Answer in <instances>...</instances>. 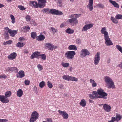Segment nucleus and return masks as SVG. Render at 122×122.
<instances>
[{
	"instance_id": "obj_1",
	"label": "nucleus",
	"mask_w": 122,
	"mask_h": 122,
	"mask_svg": "<svg viewBox=\"0 0 122 122\" xmlns=\"http://www.w3.org/2000/svg\"><path fill=\"white\" fill-rule=\"evenodd\" d=\"M104 91L101 88L98 89L97 92L95 91L94 92V93L96 95V97L97 98H103L104 99H106V97L107 96V94L105 92H104Z\"/></svg>"
},
{
	"instance_id": "obj_2",
	"label": "nucleus",
	"mask_w": 122,
	"mask_h": 122,
	"mask_svg": "<svg viewBox=\"0 0 122 122\" xmlns=\"http://www.w3.org/2000/svg\"><path fill=\"white\" fill-rule=\"evenodd\" d=\"M104 79L105 81L107 83V85L108 86V88H115L114 83L112 79L108 76H106L104 77Z\"/></svg>"
},
{
	"instance_id": "obj_3",
	"label": "nucleus",
	"mask_w": 122,
	"mask_h": 122,
	"mask_svg": "<svg viewBox=\"0 0 122 122\" xmlns=\"http://www.w3.org/2000/svg\"><path fill=\"white\" fill-rule=\"evenodd\" d=\"M38 113L36 111H34L31 114L30 121V122H34L38 119Z\"/></svg>"
},
{
	"instance_id": "obj_4",
	"label": "nucleus",
	"mask_w": 122,
	"mask_h": 122,
	"mask_svg": "<svg viewBox=\"0 0 122 122\" xmlns=\"http://www.w3.org/2000/svg\"><path fill=\"white\" fill-rule=\"evenodd\" d=\"M75 54L76 53L75 51H69L66 52L65 56L67 59H72L73 58Z\"/></svg>"
},
{
	"instance_id": "obj_5",
	"label": "nucleus",
	"mask_w": 122,
	"mask_h": 122,
	"mask_svg": "<svg viewBox=\"0 0 122 122\" xmlns=\"http://www.w3.org/2000/svg\"><path fill=\"white\" fill-rule=\"evenodd\" d=\"M62 78L64 80L68 81H78L77 78H75L74 77L70 76L68 75H63L62 76Z\"/></svg>"
},
{
	"instance_id": "obj_6",
	"label": "nucleus",
	"mask_w": 122,
	"mask_h": 122,
	"mask_svg": "<svg viewBox=\"0 0 122 122\" xmlns=\"http://www.w3.org/2000/svg\"><path fill=\"white\" fill-rule=\"evenodd\" d=\"M122 117V116L119 114H117L115 117H112L111 120L108 121V122H118L121 119Z\"/></svg>"
},
{
	"instance_id": "obj_7",
	"label": "nucleus",
	"mask_w": 122,
	"mask_h": 122,
	"mask_svg": "<svg viewBox=\"0 0 122 122\" xmlns=\"http://www.w3.org/2000/svg\"><path fill=\"white\" fill-rule=\"evenodd\" d=\"M90 53L86 49H83L81 51L80 56L81 58H84L86 56H88L90 55Z\"/></svg>"
},
{
	"instance_id": "obj_8",
	"label": "nucleus",
	"mask_w": 122,
	"mask_h": 122,
	"mask_svg": "<svg viewBox=\"0 0 122 122\" xmlns=\"http://www.w3.org/2000/svg\"><path fill=\"white\" fill-rule=\"evenodd\" d=\"M5 29L10 34V35L12 37H14L17 32V30H12L9 29L8 27H5Z\"/></svg>"
},
{
	"instance_id": "obj_9",
	"label": "nucleus",
	"mask_w": 122,
	"mask_h": 122,
	"mask_svg": "<svg viewBox=\"0 0 122 122\" xmlns=\"http://www.w3.org/2000/svg\"><path fill=\"white\" fill-rule=\"evenodd\" d=\"M49 13L51 14L56 15H62L63 14L62 13L59 11L55 9H51L49 11Z\"/></svg>"
},
{
	"instance_id": "obj_10",
	"label": "nucleus",
	"mask_w": 122,
	"mask_h": 122,
	"mask_svg": "<svg viewBox=\"0 0 122 122\" xmlns=\"http://www.w3.org/2000/svg\"><path fill=\"white\" fill-rule=\"evenodd\" d=\"M71 18V19H68L67 20V21L72 25H76L78 23L77 20L74 18Z\"/></svg>"
},
{
	"instance_id": "obj_11",
	"label": "nucleus",
	"mask_w": 122,
	"mask_h": 122,
	"mask_svg": "<svg viewBox=\"0 0 122 122\" xmlns=\"http://www.w3.org/2000/svg\"><path fill=\"white\" fill-rule=\"evenodd\" d=\"M100 54L99 52H97L94 57V63L95 65L98 64L100 60Z\"/></svg>"
},
{
	"instance_id": "obj_12",
	"label": "nucleus",
	"mask_w": 122,
	"mask_h": 122,
	"mask_svg": "<svg viewBox=\"0 0 122 122\" xmlns=\"http://www.w3.org/2000/svg\"><path fill=\"white\" fill-rule=\"evenodd\" d=\"M104 37V39L105 41V43L107 46H111L113 45V43L109 37V36L105 37Z\"/></svg>"
},
{
	"instance_id": "obj_13",
	"label": "nucleus",
	"mask_w": 122,
	"mask_h": 122,
	"mask_svg": "<svg viewBox=\"0 0 122 122\" xmlns=\"http://www.w3.org/2000/svg\"><path fill=\"white\" fill-rule=\"evenodd\" d=\"M58 112L62 116L64 119H67L68 117V115L66 112L59 110L58 111Z\"/></svg>"
},
{
	"instance_id": "obj_14",
	"label": "nucleus",
	"mask_w": 122,
	"mask_h": 122,
	"mask_svg": "<svg viewBox=\"0 0 122 122\" xmlns=\"http://www.w3.org/2000/svg\"><path fill=\"white\" fill-rule=\"evenodd\" d=\"M93 24H90L86 25L83 27L82 29V31H86L87 30L90 29L93 26Z\"/></svg>"
},
{
	"instance_id": "obj_15",
	"label": "nucleus",
	"mask_w": 122,
	"mask_h": 122,
	"mask_svg": "<svg viewBox=\"0 0 122 122\" xmlns=\"http://www.w3.org/2000/svg\"><path fill=\"white\" fill-rule=\"evenodd\" d=\"M0 101L2 103H8L9 101V99L5 98L4 96L1 95H0Z\"/></svg>"
},
{
	"instance_id": "obj_16",
	"label": "nucleus",
	"mask_w": 122,
	"mask_h": 122,
	"mask_svg": "<svg viewBox=\"0 0 122 122\" xmlns=\"http://www.w3.org/2000/svg\"><path fill=\"white\" fill-rule=\"evenodd\" d=\"M39 4H38L39 7L42 8H43L45 5V4L46 3V0H38Z\"/></svg>"
},
{
	"instance_id": "obj_17",
	"label": "nucleus",
	"mask_w": 122,
	"mask_h": 122,
	"mask_svg": "<svg viewBox=\"0 0 122 122\" xmlns=\"http://www.w3.org/2000/svg\"><path fill=\"white\" fill-rule=\"evenodd\" d=\"M93 0H89L88 4L87 6V7L89 9L90 11H92L93 9Z\"/></svg>"
},
{
	"instance_id": "obj_18",
	"label": "nucleus",
	"mask_w": 122,
	"mask_h": 122,
	"mask_svg": "<svg viewBox=\"0 0 122 122\" xmlns=\"http://www.w3.org/2000/svg\"><path fill=\"white\" fill-rule=\"evenodd\" d=\"M101 32L102 34H104V37L108 36V33L105 27H103L102 28Z\"/></svg>"
},
{
	"instance_id": "obj_19",
	"label": "nucleus",
	"mask_w": 122,
	"mask_h": 122,
	"mask_svg": "<svg viewBox=\"0 0 122 122\" xmlns=\"http://www.w3.org/2000/svg\"><path fill=\"white\" fill-rule=\"evenodd\" d=\"M103 108L105 111L107 112H109L111 110V107L109 105L105 104L103 105Z\"/></svg>"
},
{
	"instance_id": "obj_20",
	"label": "nucleus",
	"mask_w": 122,
	"mask_h": 122,
	"mask_svg": "<svg viewBox=\"0 0 122 122\" xmlns=\"http://www.w3.org/2000/svg\"><path fill=\"white\" fill-rule=\"evenodd\" d=\"M17 56V54L15 52H14L8 56V58L9 59L13 60L15 59Z\"/></svg>"
},
{
	"instance_id": "obj_21",
	"label": "nucleus",
	"mask_w": 122,
	"mask_h": 122,
	"mask_svg": "<svg viewBox=\"0 0 122 122\" xmlns=\"http://www.w3.org/2000/svg\"><path fill=\"white\" fill-rule=\"evenodd\" d=\"M18 74L17 75L18 78H22L25 76L24 72L23 71H20L18 72Z\"/></svg>"
},
{
	"instance_id": "obj_22",
	"label": "nucleus",
	"mask_w": 122,
	"mask_h": 122,
	"mask_svg": "<svg viewBox=\"0 0 122 122\" xmlns=\"http://www.w3.org/2000/svg\"><path fill=\"white\" fill-rule=\"evenodd\" d=\"M45 47L47 48H48L49 50H52V44L50 43H46L45 45Z\"/></svg>"
},
{
	"instance_id": "obj_23",
	"label": "nucleus",
	"mask_w": 122,
	"mask_h": 122,
	"mask_svg": "<svg viewBox=\"0 0 122 122\" xmlns=\"http://www.w3.org/2000/svg\"><path fill=\"white\" fill-rule=\"evenodd\" d=\"M109 1L115 7L118 8H119V5L116 1L111 0H109Z\"/></svg>"
},
{
	"instance_id": "obj_24",
	"label": "nucleus",
	"mask_w": 122,
	"mask_h": 122,
	"mask_svg": "<svg viewBox=\"0 0 122 122\" xmlns=\"http://www.w3.org/2000/svg\"><path fill=\"white\" fill-rule=\"evenodd\" d=\"M39 52H35L33 53L30 56L31 59H33L35 58H37L39 56Z\"/></svg>"
},
{
	"instance_id": "obj_25",
	"label": "nucleus",
	"mask_w": 122,
	"mask_h": 122,
	"mask_svg": "<svg viewBox=\"0 0 122 122\" xmlns=\"http://www.w3.org/2000/svg\"><path fill=\"white\" fill-rule=\"evenodd\" d=\"M45 38V36L41 34L36 37V40L38 41H43Z\"/></svg>"
},
{
	"instance_id": "obj_26",
	"label": "nucleus",
	"mask_w": 122,
	"mask_h": 122,
	"mask_svg": "<svg viewBox=\"0 0 122 122\" xmlns=\"http://www.w3.org/2000/svg\"><path fill=\"white\" fill-rule=\"evenodd\" d=\"M81 15V14H75L70 15L69 16V18H74L76 19L80 16Z\"/></svg>"
},
{
	"instance_id": "obj_27",
	"label": "nucleus",
	"mask_w": 122,
	"mask_h": 122,
	"mask_svg": "<svg viewBox=\"0 0 122 122\" xmlns=\"http://www.w3.org/2000/svg\"><path fill=\"white\" fill-rule=\"evenodd\" d=\"M23 94V91L21 89H20L17 92V96L19 97H21Z\"/></svg>"
},
{
	"instance_id": "obj_28",
	"label": "nucleus",
	"mask_w": 122,
	"mask_h": 122,
	"mask_svg": "<svg viewBox=\"0 0 122 122\" xmlns=\"http://www.w3.org/2000/svg\"><path fill=\"white\" fill-rule=\"evenodd\" d=\"M79 104L82 107H85L86 105V102L85 99H82L81 100Z\"/></svg>"
},
{
	"instance_id": "obj_29",
	"label": "nucleus",
	"mask_w": 122,
	"mask_h": 122,
	"mask_svg": "<svg viewBox=\"0 0 122 122\" xmlns=\"http://www.w3.org/2000/svg\"><path fill=\"white\" fill-rule=\"evenodd\" d=\"M30 2L31 6H33L36 8H37L38 7V5L36 2L31 1H30Z\"/></svg>"
},
{
	"instance_id": "obj_30",
	"label": "nucleus",
	"mask_w": 122,
	"mask_h": 122,
	"mask_svg": "<svg viewBox=\"0 0 122 122\" xmlns=\"http://www.w3.org/2000/svg\"><path fill=\"white\" fill-rule=\"evenodd\" d=\"M30 29V28L29 26H26L22 28V30L24 32H26L28 31Z\"/></svg>"
},
{
	"instance_id": "obj_31",
	"label": "nucleus",
	"mask_w": 122,
	"mask_h": 122,
	"mask_svg": "<svg viewBox=\"0 0 122 122\" xmlns=\"http://www.w3.org/2000/svg\"><path fill=\"white\" fill-rule=\"evenodd\" d=\"M68 49L70 50H73L76 51L77 50L76 47L75 45H71L68 47Z\"/></svg>"
},
{
	"instance_id": "obj_32",
	"label": "nucleus",
	"mask_w": 122,
	"mask_h": 122,
	"mask_svg": "<svg viewBox=\"0 0 122 122\" xmlns=\"http://www.w3.org/2000/svg\"><path fill=\"white\" fill-rule=\"evenodd\" d=\"M74 31L73 30L71 29L70 28H68L65 30L66 33L70 34L73 33Z\"/></svg>"
},
{
	"instance_id": "obj_33",
	"label": "nucleus",
	"mask_w": 122,
	"mask_h": 122,
	"mask_svg": "<svg viewBox=\"0 0 122 122\" xmlns=\"http://www.w3.org/2000/svg\"><path fill=\"white\" fill-rule=\"evenodd\" d=\"M12 93L10 91H8L5 92V98H7V97H10Z\"/></svg>"
},
{
	"instance_id": "obj_34",
	"label": "nucleus",
	"mask_w": 122,
	"mask_h": 122,
	"mask_svg": "<svg viewBox=\"0 0 122 122\" xmlns=\"http://www.w3.org/2000/svg\"><path fill=\"white\" fill-rule=\"evenodd\" d=\"M90 82L92 84V86L93 87H94L97 86V84L94 80L92 79H90Z\"/></svg>"
},
{
	"instance_id": "obj_35",
	"label": "nucleus",
	"mask_w": 122,
	"mask_h": 122,
	"mask_svg": "<svg viewBox=\"0 0 122 122\" xmlns=\"http://www.w3.org/2000/svg\"><path fill=\"white\" fill-rule=\"evenodd\" d=\"M95 91H93L92 92V94H89V97L90 98L92 99H94L95 98H97V97H96V95L94 93V92H95Z\"/></svg>"
},
{
	"instance_id": "obj_36",
	"label": "nucleus",
	"mask_w": 122,
	"mask_h": 122,
	"mask_svg": "<svg viewBox=\"0 0 122 122\" xmlns=\"http://www.w3.org/2000/svg\"><path fill=\"white\" fill-rule=\"evenodd\" d=\"M61 65L64 68L68 67L69 66V64L68 63H65L62 62L61 63Z\"/></svg>"
},
{
	"instance_id": "obj_37",
	"label": "nucleus",
	"mask_w": 122,
	"mask_h": 122,
	"mask_svg": "<svg viewBox=\"0 0 122 122\" xmlns=\"http://www.w3.org/2000/svg\"><path fill=\"white\" fill-rule=\"evenodd\" d=\"M111 20L112 21V22L115 24H117L118 23V20L115 18L113 17H111Z\"/></svg>"
},
{
	"instance_id": "obj_38",
	"label": "nucleus",
	"mask_w": 122,
	"mask_h": 122,
	"mask_svg": "<svg viewBox=\"0 0 122 122\" xmlns=\"http://www.w3.org/2000/svg\"><path fill=\"white\" fill-rule=\"evenodd\" d=\"M31 38L33 39H34L36 36L37 35L36 33L35 32H33L31 33Z\"/></svg>"
},
{
	"instance_id": "obj_39",
	"label": "nucleus",
	"mask_w": 122,
	"mask_h": 122,
	"mask_svg": "<svg viewBox=\"0 0 122 122\" xmlns=\"http://www.w3.org/2000/svg\"><path fill=\"white\" fill-rule=\"evenodd\" d=\"M18 69L16 67H11V71L14 72H17L18 71Z\"/></svg>"
},
{
	"instance_id": "obj_40",
	"label": "nucleus",
	"mask_w": 122,
	"mask_h": 122,
	"mask_svg": "<svg viewBox=\"0 0 122 122\" xmlns=\"http://www.w3.org/2000/svg\"><path fill=\"white\" fill-rule=\"evenodd\" d=\"M25 45V44H24L23 43H21L20 42H19L17 43L16 46L18 47H21L24 46Z\"/></svg>"
},
{
	"instance_id": "obj_41",
	"label": "nucleus",
	"mask_w": 122,
	"mask_h": 122,
	"mask_svg": "<svg viewBox=\"0 0 122 122\" xmlns=\"http://www.w3.org/2000/svg\"><path fill=\"white\" fill-rule=\"evenodd\" d=\"M50 10L48 8H44L41 10L42 11L43 13H47Z\"/></svg>"
},
{
	"instance_id": "obj_42",
	"label": "nucleus",
	"mask_w": 122,
	"mask_h": 122,
	"mask_svg": "<svg viewBox=\"0 0 122 122\" xmlns=\"http://www.w3.org/2000/svg\"><path fill=\"white\" fill-rule=\"evenodd\" d=\"M116 47L122 53V47L119 45H117Z\"/></svg>"
},
{
	"instance_id": "obj_43",
	"label": "nucleus",
	"mask_w": 122,
	"mask_h": 122,
	"mask_svg": "<svg viewBox=\"0 0 122 122\" xmlns=\"http://www.w3.org/2000/svg\"><path fill=\"white\" fill-rule=\"evenodd\" d=\"M10 17L11 19L12 20L11 22L13 24H14L15 22V20L14 16L12 15H10Z\"/></svg>"
},
{
	"instance_id": "obj_44",
	"label": "nucleus",
	"mask_w": 122,
	"mask_h": 122,
	"mask_svg": "<svg viewBox=\"0 0 122 122\" xmlns=\"http://www.w3.org/2000/svg\"><path fill=\"white\" fill-rule=\"evenodd\" d=\"M31 16L29 15H26L25 17V18L27 21H29L31 20Z\"/></svg>"
},
{
	"instance_id": "obj_45",
	"label": "nucleus",
	"mask_w": 122,
	"mask_h": 122,
	"mask_svg": "<svg viewBox=\"0 0 122 122\" xmlns=\"http://www.w3.org/2000/svg\"><path fill=\"white\" fill-rule=\"evenodd\" d=\"M45 83L44 81H42L40 83L39 86L41 88L45 86Z\"/></svg>"
},
{
	"instance_id": "obj_46",
	"label": "nucleus",
	"mask_w": 122,
	"mask_h": 122,
	"mask_svg": "<svg viewBox=\"0 0 122 122\" xmlns=\"http://www.w3.org/2000/svg\"><path fill=\"white\" fill-rule=\"evenodd\" d=\"M97 7L99 8L103 9L105 7L101 3L98 4L97 5Z\"/></svg>"
},
{
	"instance_id": "obj_47",
	"label": "nucleus",
	"mask_w": 122,
	"mask_h": 122,
	"mask_svg": "<svg viewBox=\"0 0 122 122\" xmlns=\"http://www.w3.org/2000/svg\"><path fill=\"white\" fill-rule=\"evenodd\" d=\"M115 18L117 19H122V15L117 14L115 16Z\"/></svg>"
},
{
	"instance_id": "obj_48",
	"label": "nucleus",
	"mask_w": 122,
	"mask_h": 122,
	"mask_svg": "<svg viewBox=\"0 0 122 122\" xmlns=\"http://www.w3.org/2000/svg\"><path fill=\"white\" fill-rule=\"evenodd\" d=\"M12 41L11 40H9L4 43V45H9L11 44L12 43Z\"/></svg>"
},
{
	"instance_id": "obj_49",
	"label": "nucleus",
	"mask_w": 122,
	"mask_h": 122,
	"mask_svg": "<svg viewBox=\"0 0 122 122\" xmlns=\"http://www.w3.org/2000/svg\"><path fill=\"white\" fill-rule=\"evenodd\" d=\"M50 30L52 31L54 33L56 32L57 31V30L55 28L53 27H50V28L49 29Z\"/></svg>"
},
{
	"instance_id": "obj_50",
	"label": "nucleus",
	"mask_w": 122,
	"mask_h": 122,
	"mask_svg": "<svg viewBox=\"0 0 122 122\" xmlns=\"http://www.w3.org/2000/svg\"><path fill=\"white\" fill-rule=\"evenodd\" d=\"M8 32L6 31H5V33L4 34V36L5 37L6 39H8L9 37V34Z\"/></svg>"
},
{
	"instance_id": "obj_51",
	"label": "nucleus",
	"mask_w": 122,
	"mask_h": 122,
	"mask_svg": "<svg viewBox=\"0 0 122 122\" xmlns=\"http://www.w3.org/2000/svg\"><path fill=\"white\" fill-rule=\"evenodd\" d=\"M18 7L20 10H24L26 9V8L24 7L23 6L21 5H19L18 6Z\"/></svg>"
},
{
	"instance_id": "obj_52",
	"label": "nucleus",
	"mask_w": 122,
	"mask_h": 122,
	"mask_svg": "<svg viewBox=\"0 0 122 122\" xmlns=\"http://www.w3.org/2000/svg\"><path fill=\"white\" fill-rule=\"evenodd\" d=\"M37 67L39 71L42 70L43 69L42 66L40 64H38L37 66Z\"/></svg>"
},
{
	"instance_id": "obj_53",
	"label": "nucleus",
	"mask_w": 122,
	"mask_h": 122,
	"mask_svg": "<svg viewBox=\"0 0 122 122\" xmlns=\"http://www.w3.org/2000/svg\"><path fill=\"white\" fill-rule=\"evenodd\" d=\"M40 56H41V58L43 60H45L46 59V56L45 54H41L40 55Z\"/></svg>"
},
{
	"instance_id": "obj_54",
	"label": "nucleus",
	"mask_w": 122,
	"mask_h": 122,
	"mask_svg": "<svg viewBox=\"0 0 122 122\" xmlns=\"http://www.w3.org/2000/svg\"><path fill=\"white\" fill-rule=\"evenodd\" d=\"M47 82L48 86L50 88H51L53 86L51 83L49 81H48Z\"/></svg>"
},
{
	"instance_id": "obj_55",
	"label": "nucleus",
	"mask_w": 122,
	"mask_h": 122,
	"mask_svg": "<svg viewBox=\"0 0 122 122\" xmlns=\"http://www.w3.org/2000/svg\"><path fill=\"white\" fill-rule=\"evenodd\" d=\"M76 43L77 44H80L81 43V39H80L78 38L76 40Z\"/></svg>"
},
{
	"instance_id": "obj_56",
	"label": "nucleus",
	"mask_w": 122,
	"mask_h": 122,
	"mask_svg": "<svg viewBox=\"0 0 122 122\" xmlns=\"http://www.w3.org/2000/svg\"><path fill=\"white\" fill-rule=\"evenodd\" d=\"M62 4V0H58V4L59 5L61 6Z\"/></svg>"
},
{
	"instance_id": "obj_57",
	"label": "nucleus",
	"mask_w": 122,
	"mask_h": 122,
	"mask_svg": "<svg viewBox=\"0 0 122 122\" xmlns=\"http://www.w3.org/2000/svg\"><path fill=\"white\" fill-rule=\"evenodd\" d=\"M30 81L27 80L25 81V83L26 85H28L30 84Z\"/></svg>"
},
{
	"instance_id": "obj_58",
	"label": "nucleus",
	"mask_w": 122,
	"mask_h": 122,
	"mask_svg": "<svg viewBox=\"0 0 122 122\" xmlns=\"http://www.w3.org/2000/svg\"><path fill=\"white\" fill-rule=\"evenodd\" d=\"M7 78V76L5 75V74H3L2 75H0V79L2 78L5 79Z\"/></svg>"
},
{
	"instance_id": "obj_59",
	"label": "nucleus",
	"mask_w": 122,
	"mask_h": 122,
	"mask_svg": "<svg viewBox=\"0 0 122 122\" xmlns=\"http://www.w3.org/2000/svg\"><path fill=\"white\" fill-rule=\"evenodd\" d=\"M11 67L9 68L8 67L6 70V71H11Z\"/></svg>"
},
{
	"instance_id": "obj_60",
	"label": "nucleus",
	"mask_w": 122,
	"mask_h": 122,
	"mask_svg": "<svg viewBox=\"0 0 122 122\" xmlns=\"http://www.w3.org/2000/svg\"><path fill=\"white\" fill-rule=\"evenodd\" d=\"M24 40V38L23 37L19 38V41H23Z\"/></svg>"
},
{
	"instance_id": "obj_61",
	"label": "nucleus",
	"mask_w": 122,
	"mask_h": 122,
	"mask_svg": "<svg viewBox=\"0 0 122 122\" xmlns=\"http://www.w3.org/2000/svg\"><path fill=\"white\" fill-rule=\"evenodd\" d=\"M52 50H53V49H55L57 48V46H54L52 44Z\"/></svg>"
},
{
	"instance_id": "obj_62",
	"label": "nucleus",
	"mask_w": 122,
	"mask_h": 122,
	"mask_svg": "<svg viewBox=\"0 0 122 122\" xmlns=\"http://www.w3.org/2000/svg\"><path fill=\"white\" fill-rule=\"evenodd\" d=\"M37 87L36 86H35L34 87V90L35 92H37Z\"/></svg>"
},
{
	"instance_id": "obj_63",
	"label": "nucleus",
	"mask_w": 122,
	"mask_h": 122,
	"mask_svg": "<svg viewBox=\"0 0 122 122\" xmlns=\"http://www.w3.org/2000/svg\"><path fill=\"white\" fill-rule=\"evenodd\" d=\"M24 52L25 53L27 54L28 52V51L27 50L25 49L24 50Z\"/></svg>"
},
{
	"instance_id": "obj_64",
	"label": "nucleus",
	"mask_w": 122,
	"mask_h": 122,
	"mask_svg": "<svg viewBox=\"0 0 122 122\" xmlns=\"http://www.w3.org/2000/svg\"><path fill=\"white\" fill-rule=\"evenodd\" d=\"M118 66L120 68L122 69V61L121 62L120 64L118 65Z\"/></svg>"
}]
</instances>
